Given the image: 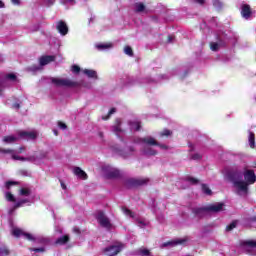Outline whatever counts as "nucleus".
I'll list each match as a JSON object with an SVG mask.
<instances>
[{"label":"nucleus","instance_id":"f3484780","mask_svg":"<svg viewBox=\"0 0 256 256\" xmlns=\"http://www.w3.org/2000/svg\"><path fill=\"white\" fill-rule=\"evenodd\" d=\"M183 243H185V240L183 239L171 240L163 243L161 249H165V247H176V245H183Z\"/></svg>","mask_w":256,"mask_h":256},{"label":"nucleus","instance_id":"7c9ffc66","mask_svg":"<svg viewBox=\"0 0 256 256\" xmlns=\"http://www.w3.org/2000/svg\"><path fill=\"white\" fill-rule=\"evenodd\" d=\"M248 141L251 149H255V134L253 132H249Z\"/></svg>","mask_w":256,"mask_h":256},{"label":"nucleus","instance_id":"ea45409f","mask_svg":"<svg viewBox=\"0 0 256 256\" xmlns=\"http://www.w3.org/2000/svg\"><path fill=\"white\" fill-rule=\"evenodd\" d=\"M12 185H17V181H7L5 183L6 189H11Z\"/></svg>","mask_w":256,"mask_h":256},{"label":"nucleus","instance_id":"393cba45","mask_svg":"<svg viewBox=\"0 0 256 256\" xmlns=\"http://www.w3.org/2000/svg\"><path fill=\"white\" fill-rule=\"evenodd\" d=\"M73 172L76 177H79L80 179H87V173H85V171H83L80 167H75Z\"/></svg>","mask_w":256,"mask_h":256},{"label":"nucleus","instance_id":"4c0bfd02","mask_svg":"<svg viewBox=\"0 0 256 256\" xmlns=\"http://www.w3.org/2000/svg\"><path fill=\"white\" fill-rule=\"evenodd\" d=\"M116 109L115 108H111L110 111L108 112L107 116H102V119L104 121H107V119H109V117H111V115H113L114 113H116Z\"/></svg>","mask_w":256,"mask_h":256},{"label":"nucleus","instance_id":"37998d69","mask_svg":"<svg viewBox=\"0 0 256 256\" xmlns=\"http://www.w3.org/2000/svg\"><path fill=\"white\" fill-rule=\"evenodd\" d=\"M192 3H195L196 5H205L207 0H191Z\"/></svg>","mask_w":256,"mask_h":256},{"label":"nucleus","instance_id":"09e8293b","mask_svg":"<svg viewBox=\"0 0 256 256\" xmlns=\"http://www.w3.org/2000/svg\"><path fill=\"white\" fill-rule=\"evenodd\" d=\"M58 127H59L60 129H62V130L67 129V125H66L65 123H63V122H58Z\"/></svg>","mask_w":256,"mask_h":256},{"label":"nucleus","instance_id":"2f4dec72","mask_svg":"<svg viewBox=\"0 0 256 256\" xmlns=\"http://www.w3.org/2000/svg\"><path fill=\"white\" fill-rule=\"evenodd\" d=\"M5 199L6 201H9L10 203H16L17 199H15V196L11 194V192H5Z\"/></svg>","mask_w":256,"mask_h":256},{"label":"nucleus","instance_id":"49530a36","mask_svg":"<svg viewBox=\"0 0 256 256\" xmlns=\"http://www.w3.org/2000/svg\"><path fill=\"white\" fill-rule=\"evenodd\" d=\"M81 71V68L78 65H73L72 66V72L73 73H79Z\"/></svg>","mask_w":256,"mask_h":256},{"label":"nucleus","instance_id":"f03ea898","mask_svg":"<svg viewBox=\"0 0 256 256\" xmlns=\"http://www.w3.org/2000/svg\"><path fill=\"white\" fill-rule=\"evenodd\" d=\"M135 143L137 145H141V151L143 155H147V157H153L157 155V150H155L153 147H159L161 151H171V147L169 145L159 143L152 136L137 138Z\"/></svg>","mask_w":256,"mask_h":256},{"label":"nucleus","instance_id":"c85d7f7f","mask_svg":"<svg viewBox=\"0 0 256 256\" xmlns=\"http://www.w3.org/2000/svg\"><path fill=\"white\" fill-rule=\"evenodd\" d=\"M68 242H69V235H64V236L58 238L55 241V244L56 245H65V243H68Z\"/></svg>","mask_w":256,"mask_h":256},{"label":"nucleus","instance_id":"e433bc0d","mask_svg":"<svg viewBox=\"0 0 256 256\" xmlns=\"http://www.w3.org/2000/svg\"><path fill=\"white\" fill-rule=\"evenodd\" d=\"M124 53H125L126 55H128L129 57H133V49H131L130 46H126V47L124 48Z\"/></svg>","mask_w":256,"mask_h":256},{"label":"nucleus","instance_id":"412c9836","mask_svg":"<svg viewBox=\"0 0 256 256\" xmlns=\"http://www.w3.org/2000/svg\"><path fill=\"white\" fill-rule=\"evenodd\" d=\"M240 245L244 249H253L256 247V240H244L240 242Z\"/></svg>","mask_w":256,"mask_h":256},{"label":"nucleus","instance_id":"5fc2aeb1","mask_svg":"<svg viewBox=\"0 0 256 256\" xmlns=\"http://www.w3.org/2000/svg\"><path fill=\"white\" fill-rule=\"evenodd\" d=\"M143 83H153V80L151 78H149V79L144 80Z\"/></svg>","mask_w":256,"mask_h":256},{"label":"nucleus","instance_id":"052dcab7","mask_svg":"<svg viewBox=\"0 0 256 256\" xmlns=\"http://www.w3.org/2000/svg\"><path fill=\"white\" fill-rule=\"evenodd\" d=\"M99 137L103 139V132H99Z\"/></svg>","mask_w":256,"mask_h":256},{"label":"nucleus","instance_id":"f257e3e1","mask_svg":"<svg viewBox=\"0 0 256 256\" xmlns=\"http://www.w3.org/2000/svg\"><path fill=\"white\" fill-rule=\"evenodd\" d=\"M243 175L245 181H243ZM243 175L235 171H224L225 179L233 183L238 195H246L249 185H253L256 181L255 171L245 170Z\"/></svg>","mask_w":256,"mask_h":256},{"label":"nucleus","instance_id":"423d86ee","mask_svg":"<svg viewBox=\"0 0 256 256\" xmlns=\"http://www.w3.org/2000/svg\"><path fill=\"white\" fill-rule=\"evenodd\" d=\"M39 133L36 130L32 131H19L17 135H10L3 138L4 143H17L19 139H26L27 141H33V139H37Z\"/></svg>","mask_w":256,"mask_h":256},{"label":"nucleus","instance_id":"a19ab883","mask_svg":"<svg viewBox=\"0 0 256 256\" xmlns=\"http://www.w3.org/2000/svg\"><path fill=\"white\" fill-rule=\"evenodd\" d=\"M237 227V222H232L230 225L226 227V231H233Z\"/></svg>","mask_w":256,"mask_h":256},{"label":"nucleus","instance_id":"aec40b11","mask_svg":"<svg viewBox=\"0 0 256 256\" xmlns=\"http://www.w3.org/2000/svg\"><path fill=\"white\" fill-rule=\"evenodd\" d=\"M241 15L244 19H249L251 17V6H249V4H243L241 6Z\"/></svg>","mask_w":256,"mask_h":256},{"label":"nucleus","instance_id":"a878e982","mask_svg":"<svg viewBox=\"0 0 256 256\" xmlns=\"http://www.w3.org/2000/svg\"><path fill=\"white\" fill-rule=\"evenodd\" d=\"M146 7L145 4L143 2H136L134 4V11L135 13H144Z\"/></svg>","mask_w":256,"mask_h":256},{"label":"nucleus","instance_id":"de8ad7c7","mask_svg":"<svg viewBox=\"0 0 256 256\" xmlns=\"http://www.w3.org/2000/svg\"><path fill=\"white\" fill-rule=\"evenodd\" d=\"M20 107V102L19 100H16L13 104H12V108L13 109H19Z\"/></svg>","mask_w":256,"mask_h":256},{"label":"nucleus","instance_id":"58836bf2","mask_svg":"<svg viewBox=\"0 0 256 256\" xmlns=\"http://www.w3.org/2000/svg\"><path fill=\"white\" fill-rule=\"evenodd\" d=\"M30 251H34V253H45V246L39 248H31Z\"/></svg>","mask_w":256,"mask_h":256},{"label":"nucleus","instance_id":"4d7b16f0","mask_svg":"<svg viewBox=\"0 0 256 256\" xmlns=\"http://www.w3.org/2000/svg\"><path fill=\"white\" fill-rule=\"evenodd\" d=\"M32 31H39V25L34 26V29Z\"/></svg>","mask_w":256,"mask_h":256},{"label":"nucleus","instance_id":"c756f323","mask_svg":"<svg viewBox=\"0 0 256 256\" xmlns=\"http://www.w3.org/2000/svg\"><path fill=\"white\" fill-rule=\"evenodd\" d=\"M61 5H64L66 9H69L70 7H73L75 5V0H60Z\"/></svg>","mask_w":256,"mask_h":256},{"label":"nucleus","instance_id":"4be33fe9","mask_svg":"<svg viewBox=\"0 0 256 256\" xmlns=\"http://www.w3.org/2000/svg\"><path fill=\"white\" fill-rule=\"evenodd\" d=\"M95 48L98 51H107L109 49H113V43H98L95 44Z\"/></svg>","mask_w":256,"mask_h":256},{"label":"nucleus","instance_id":"7ed1b4c3","mask_svg":"<svg viewBox=\"0 0 256 256\" xmlns=\"http://www.w3.org/2000/svg\"><path fill=\"white\" fill-rule=\"evenodd\" d=\"M19 198L15 204L9 208L8 213L9 215H13L16 209L19 207H24L25 205H31L35 201L33 194L31 192V188L29 187H22L18 192Z\"/></svg>","mask_w":256,"mask_h":256},{"label":"nucleus","instance_id":"8fccbe9b","mask_svg":"<svg viewBox=\"0 0 256 256\" xmlns=\"http://www.w3.org/2000/svg\"><path fill=\"white\" fill-rule=\"evenodd\" d=\"M11 3L13 5L19 6V5H21V0H11Z\"/></svg>","mask_w":256,"mask_h":256},{"label":"nucleus","instance_id":"13d9d810","mask_svg":"<svg viewBox=\"0 0 256 256\" xmlns=\"http://www.w3.org/2000/svg\"><path fill=\"white\" fill-rule=\"evenodd\" d=\"M160 78L161 79H167V75H161Z\"/></svg>","mask_w":256,"mask_h":256},{"label":"nucleus","instance_id":"603ef678","mask_svg":"<svg viewBox=\"0 0 256 256\" xmlns=\"http://www.w3.org/2000/svg\"><path fill=\"white\" fill-rule=\"evenodd\" d=\"M175 39V37L173 36H168V43H173V40Z\"/></svg>","mask_w":256,"mask_h":256},{"label":"nucleus","instance_id":"a18cd8bd","mask_svg":"<svg viewBox=\"0 0 256 256\" xmlns=\"http://www.w3.org/2000/svg\"><path fill=\"white\" fill-rule=\"evenodd\" d=\"M188 182L191 183L192 185H196V183H199V180H197L193 177H189Z\"/></svg>","mask_w":256,"mask_h":256},{"label":"nucleus","instance_id":"f704fd0d","mask_svg":"<svg viewBox=\"0 0 256 256\" xmlns=\"http://www.w3.org/2000/svg\"><path fill=\"white\" fill-rule=\"evenodd\" d=\"M171 135H172V132L167 129L159 133V137H171Z\"/></svg>","mask_w":256,"mask_h":256},{"label":"nucleus","instance_id":"864d4df0","mask_svg":"<svg viewBox=\"0 0 256 256\" xmlns=\"http://www.w3.org/2000/svg\"><path fill=\"white\" fill-rule=\"evenodd\" d=\"M73 231H74L75 233H77V234H80V233H81V231H80L79 228H77V227H74V228H73Z\"/></svg>","mask_w":256,"mask_h":256},{"label":"nucleus","instance_id":"9d476101","mask_svg":"<svg viewBox=\"0 0 256 256\" xmlns=\"http://www.w3.org/2000/svg\"><path fill=\"white\" fill-rule=\"evenodd\" d=\"M122 213H124V215L126 217L133 219V221L136 223V225L138 227H140L141 229H143V227L147 226V220L140 218L139 216H137V214L133 213L129 208L122 207Z\"/></svg>","mask_w":256,"mask_h":256},{"label":"nucleus","instance_id":"dca6fc26","mask_svg":"<svg viewBox=\"0 0 256 256\" xmlns=\"http://www.w3.org/2000/svg\"><path fill=\"white\" fill-rule=\"evenodd\" d=\"M121 249V245H111L104 249V254L106 256H115L121 252Z\"/></svg>","mask_w":256,"mask_h":256},{"label":"nucleus","instance_id":"680f3d73","mask_svg":"<svg viewBox=\"0 0 256 256\" xmlns=\"http://www.w3.org/2000/svg\"><path fill=\"white\" fill-rule=\"evenodd\" d=\"M213 23H217V18H212Z\"/></svg>","mask_w":256,"mask_h":256},{"label":"nucleus","instance_id":"473e14b6","mask_svg":"<svg viewBox=\"0 0 256 256\" xmlns=\"http://www.w3.org/2000/svg\"><path fill=\"white\" fill-rule=\"evenodd\" d=\"M213 7H215L217 11H221V9H223V2L221 0H213Z\"/></svg>","mask_w":256,"mask_h":256},{"label":"nucleus","instance_id":"f8f14e48","mask_svg":"<svg viewBox=\"0 0 256 256\" xmlns=\"http://www.w3.org/2000/svg\"><path fill=\"white\" fill-rule=\"evenodd\" d=\"M95 218L101 227L107 229V231H111L113 224H111V220H109L102 211L96 212Z\"/></svg>","mask_w":256,"mask_h":256},{"label":"nucleus","instance_id":"1a4fd4ad","mask_svg":"<svg viewBox=\"0 0 256 256\" xmlns=\"http://www.w3.org/2000/svg\"><path fill=\"white\" fill-rule=\"evenodd\" d=\"M112 152L115 155L122 157L123 159H128V157H131V155H133V153H135V147L125 146L124 148H120L119 146H113Z\"/></svg>","mask_w":256,"mask_h":256},{"label":"nucleus","instance_id":"a211bd4d","mask_svg":"<svg viewBox=\"0 0 256 256\" xmlns=\"http://www.w3.org/2000/svg\"><path fill=\"white\" fill-rule=\"evenodd\" d=\"M223 45H225V41L221 37H218V41L210 43V49L211 51H219Z\"/></svg>","mask_w":256,"mask_h":256},{"label":"nucleus","instance_id":"338daca9","mask_svg":"<svg viewBox=\"0 0 256 256\" xmlns=\"http://www.w3.org/2000/svg\"><path fill=\"white\" fill-rule=\"evenodd\" d=\"M59 231V233H62V231L61 230H58Z\"/></svg>","mask_w":256,"mask_h":256},{"label":"nucleus","instance_id":"6e6d98bb","mask_svg":"<svg viewBox=\"0 0 256 256\" xmlns=\"http://www.w3.org/2000/svg\"><path fill=\"white\" fill-rule=\"evenodd\" d=\"M5 8V3H3V1L0 0V9Z\"/></svg>","mask_w":256,"mask_h":256},{"label":"nucleus","instance_id":"e2e57ef3","mask_svg":"<svg viewBox=\"0 0 256 256\" xmlns=\"http://www.w3.org/2000/svg\"><path fill=\"white\" fill-rule=\"evenodd\" d=\"M3 61V56H0V63H2Z\"/></svg>","mask_w":256,"mask_h":256},{"label":"nucleus","instance_id":"c9c22d12","mask_svg":"<svg viewBox=\"0 0 256 256\" xmlns=\"http://www.w3.org/2000/svg\"><path fill=\"white\" fill-rule=\"evenodd\" d=\"M138 256H149V250L141 248L138 250Z\"/></svg>","mask_w":256,"mask_h":256},{"label":"nucleus","instance_id":"bb28decb","mask_svg":"<svg viewBox=\"0 0 256 256\" xmlns=\"http://www.w3.org/2000/svg\"><path fill=\"white\" fill-rule=\"evenodd\" d=\"M11 255V250L5 245H0V256H9Z\"/></svg>","mask_w":256,"mask_h":256},{"label":"nucleus","instance_id":"5701e85b","mask_svg":"<svg viewBox=\"0 0 256 256\" xmlns=\"http://www.w3.org/2000/svg\"><path fill=\"white\" fill-rule=\"evenodd\" d=\"M130 131H139L141 129V122L138 120H130L128 122Z\"/></svg>","mask_w":256,"mask_h":256},{"label":"nucleus","instance_id":"bf43d9fd","mask_svg":"<svg viewBox=\"0 0 256 256\" xmlns=\"http://www.w3.org/2000/svg\"><path fill=\"white\" fill-rule=\"evenodd\" d=\"M61 187L62 189H67V186H65V184L61 183Z\"/></svg>","mask_w":256,"mask_h":256},{"label":"nucleus","instance_id":"3c124183","mask_svg":"<svg viewBox=\"0 0 256 256\" xmlns=\"http://www.w3.org/2000/svg\"><path fill=\"white\" fill-rule=\"evenodd\" d=\"M29 71H33V72L39 71V67L33 66V67L29 68Z\"/></svg>","mask_w":256,"mask_h":256},{"label":"nucleus","instance_id":"cd10ccee","mask_svg":"<svg viewBox=\"0 0 256 256\" xmlns=\"http://www.w3.org/2000/svg\"><path fill=\"white\" fill-rule=\"evenodd\" d=\"M84 75H87L90 79H97V72L95 70L85 69L83 70Z\"/></svg>","mask_w":256,"mask_h":256},{"label":"nucleus","instance_id":"4468645a","mask_svg":"<svg viewBox=\"0 0 256 256\" xmlns=\"http://www.w3.org/2000/svg\"><path fill=\"white\" fill-rule=\"evenodd\" d=\"M123 122L121 119H116L115 125L112 126V131L115 135L123 141V135H125V129L123 128Z\"/></svg>","mask_w":256,"mask_h":256},{"label":"nucleus","instance_id":"72a5a7b5","mask_svg":"<svg viewBox=\"0 0 256 256\" xmlns=\"http://www.w3.org/2000/svg\"><path fill=\"white\" fill-rule=\"evenodd\" d=\"M202 192L205 195H211L213 192L211 191V189L209 188V186H207L206 184H202Z\"/></svg>","mask_w":256,"mask_h":256},{"label":"nucleus","instance_id":"0e129e2a","mask_svg":"<svg viewBox=\"0 0 256 256\" xmlns=\"http://www.w3.org/2000/svg\"><path fill=\"white\" fill-rule=\"evenodd\" d=\"M54 135H58L57 130H54Z\"/></svg>","mask_w":256,"mask_h":256},{"label":"nucleus","instance_id":"6ab92c4d","mask_svg":"<svg viewBox=\"0 0 256 256\" xmlns=\"http://www.w3.org/2000/svg\"><path fill=\"white\" fill-rule=\"evenodd\" d=\"M53 61H55V56L46 55V56L40 57L39 64L43 67L45 65H49V63H53Z\"/></svg>","mask_w":256,"mask_h":256},{"label":"nucleus","instance_id":"69168bd1","mask_svg":"<svg viewBox=\"0 0 256 256\" xmlns=\"http://www.w3.org/2000/svg\"><path fill=\"white\" fill-rule=\"evenodd\" d=\"M253 221H255V223H256V217L253 218Z\"/></svg>","mask_w":256,"mask_h":256},{"label":"nucleus","instance_id":"ddd939ff","mask_svg":"<svg viewBox=\"0 0 256 256\" xmlns=\"http://www.w3.org/2000/svg\"><path fill=\"white\" fill-rule=\"evenodd\" d=\"M102 171L108 179H117L118 177H121V171L111 165H104Z\"/></svg>","mask_w":256,"mask_h":256},{"label":"nucleus","instance_id":"9b49d317","mask_svg":"<svg viewBox=\"0 0 256 256\" xmlns=\"http://www.w3.org/2000/svg\"><path fill=\"white\" fill-rule=\"evenodd\" d=\"M9 81L11 83H17V75L14 73L3 75L0 73V95H3V91L9 85Z\"/></svg>","mask_w":256,"mask_h":256},{"label":"nucleus","instance_id":"39448f33","mask_svg":"<svg viewBox=\"0 0 256 256\" xmlns=\"http://www.w3.org/2000/svg\"><path fill=\"white\" fill-rule=\"evenodd\" d=\"M223 207H225L224 203H214L210 204L206 207H196L192 209V213H194L195 217H198V219H202V217H205L207 213H219L223 211Z\"/></svg>","mask_w":256,"mask_h":256},{"label":"nucleus","instance_id":"20e7f679","mask_svg":"<svg viewBox=\"0 0 256 256\" xmlns=\"http://www.w3.org/2000/svg\"><path fill=\"white\" fill-rule=\"evenodd\" d=\"M11 233L13 237H25V239L34 242L36 245H49V238L45 236H35L31 233H25L18 227H13Z\"/></svg>","mask_w":256,"mask_h":256},{"label":"nucleus","instance_id":"c03bdc74","mask_svg":"<svg viewBox=\"0 0 256 256\" xmlns=\"http://www.w3.org/2000/svg\"><path fill=\"white\" fill-rule=\"evenodd\" d=\"M191 159H193L194 161H197V160L201 159V154H199V153L192 154Z\"/></svg>","mask_w":256,"mask_h":256},{"label":"nucleus","instance_id":"79ce46f5","mask_svg":"<svg viewBox=\"0 0 256 256\" xmlns=\"http://www.w3.org/2000/svg\"><path fill=\"white\" fill-rule=\"evenodd\" d=\"M56 0H44V5L46 7H51L52 5H55Z\"/></svg>","mask_w":256,"mask_h":256},{"label":"nucleus","instance_id":"2eb2a0df","mask_svg":"<svg viewBox=\"0 0 256 256\" xmlns=\"http://www.w3.org/2000/svg\"><path fill=\"white\" fill-rule=\"evenodd\" d=\"M56 29L62 37H65V35L69 33V27H67V23H65L63 20H60L56 23Z\"/></svg>","mask_w":256,"mask_h":256},{"label":"nucleus","instance_id":"b1692460","mask_svg":"<svg viewBox=\"0 0 256 256\" xmlns=\"http://www.w3.org/2000/svg\"><path fill=\"white\" fill-rule=\"evenodd\" d=\"M149 181L148 179H130L128 180L129 185L137 187V185H145Z\"/></svg>","mask_w":256,"mask_h":256},{"label":"nucleus","instance_id":"0eeeda50","mask_svg":"<svg viewBox=\"0 0 256 256\" xmlns=\"http://www.w3.org/2000/svg\"><path fill=\"white\" fill-rule=\"evenodd\" d=\"M51 82L56 87H85L91 89V83H87L85 80L82 82H74L67 78H51Z\"/></svg>","mask_w":256,"mask_h":256},{"label":"nucleus","instance_id":"6e6552de","mask_svg":"<svg viewBox=\"0 0 256 256\" xmlns=\"http://www.w3.org/2000/svg\"><path fill=\"white\" fill-rule=\"evenodd\" d=\"M23 151H25L24 147H20L19 150L0 149V153H9L11 155V158L14 159V161L35 162V156H30L27 158L19 156V154L23 153Z\"/></svg>","mask_w":256,"mask_h":256}]
</instances>
